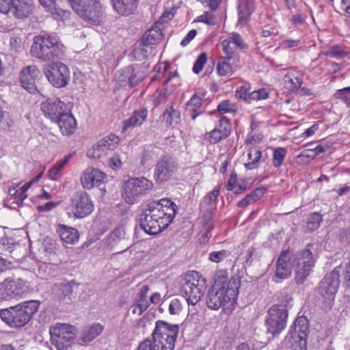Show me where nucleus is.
<instances>
[{"instance_id": "3", "label": "nucleus", "mask_w": 350, "mask_h": 350, "mask_svg": "<svg viewBox=\"0 0 350 350\" xmlns=\"http://www.w3.org/2000/svg\"><path fill=\"white\" fill-rule=\"evenodd\" d=\"M240 284L241 280L237 276L231 277L226 288L219 287L217 284H213L206 296L208 308L217 310L226 304L234 301L238 295Z\"/></svg>"}, {"instance_id": "61", "label": "nucleus", "mask_w": 350, "mask_h": 350, "mask_svg": "<svg viewBox=\"0 0 350 350\" xmlns=\"http://www.w3.org/2000/svg\"><path fill=\"white\" fill-rule=\"evenodd\" d=\"M149 204H155L154 206L160 210H163L172 206V207H176V204L171 200L167 198H163L159 201H152Z\"/></svg>"}, {"instance_id": "51", "label": "nucleus", "mask_w": 350, "mask_h": 350, "mask_svg": "<svg viewBox=\"0 0 350 350\" xmlns=\"http://www.w3.org/2000/svg\"><path fill=\"white\" fill-rule=\"evenodd\" d=\"M334 96L350 107V86L336 90Z\"/></svg>"}, {"instance_id": "15", "label": "nucleus", "mask_w": 350, "mask_h": 350, "mask_svg": "<svg viewBox=\"0 0 350 350\" xmlns=\"http://www.w3.org/2000/svg\"><path fill=\"white\" fill-rule=\"evenodd\" d=\"M179 330L178 325H171L164 321H157L152 336L161 342L167 349L173 350Z\"/></svg>"}, {"instance_id": "18", "label": "nucleus", "mask_w": 350, "mask_h": 350, "mask_svg": "<svg viewBox=\"0 0 350 350\" xmlns=\"http://www.w3.org/2000/svg\"><path fill=\"white\" fill-rule=\"evenodd\" d=\"M107 178L105 173L94 167L87 168L81 176V183L85 189H91L94 187H100Z\"/></svg>"}, {"instance_id": "62", "label": "nucleus", "mask_w": 350, "mask_h": 350, "mask_svg": "<svg viewBox=\"0 0 350 350\" xmlns=\"http://www.w3.org/2000/svg\"><path fill=\"white\" fill-rule=\"evenodd\" d=\"M231 41L234 45H236L241 49H246L248 48L247 44L245 42L244 40L238 33H233L230 38Z\"/></svg>"}, {"instance_id": "32", "label": "nucleus", "mask_w": 350, "mask_h": 350, "mask_svg": "<svg viewBox=\"0 0 350 350\" xmlns=\"http://www.w3.org/2000/svg\"><path fill=\"white\" fill-rule=\"evenodd\" d=\"M57 232L62 240L68 244H75L79 239V232L76 228L59 225Z\"/></svg>"}, {"instance_id": "57", "label": "nucleus", "mask_w": 350, "mask_h": 350, "mask_svg": "<svg viewBox=\"0 0 350 350\" xmlns=\"http://www.w3.org/2000/svg\"><path fill=\"white\" fill-rule=\"evenodd\" d=\"M218 284L219 287L226 288L228 284L226 271L220 270L217 271L213 284Z\"/></svg>"}, {"instance_id": "49", "label": "nucleus", "mask_w": 350, "mask_h": 350, "mask_svg": "<svg viewBox=\"0 0 350 350\" xmlns=\"http://www.w3.org/2000/svg\"><path fill=\"white\" fill-rule=\"evenodd\" d=\"M217 110L220 114H225L227 113L236 112L237 107L235 103L231 102L230 100H224L218 104Z\"/></svg>"}, {"instance_id": "5", "label": "nucleus", "mask_w": 350, "mask_h": 350, "mask_svg": "<svg viewBox=\"0 0 350 350\" xmlns=\"http://www.w3.org/2000/svg\"><path fill=\"white\" fill-rule=\"evenodd\" d=\"M154 204H146L139 215L140 228L150 235L157 234L168 227L167 223L161 217L159 209L154 206Z\"/></svg>"}, {"instance_id": "4", "label": "nucleus", "mask_w": 350, "mask_h": 350, "mask_svg": "<svg viewBox=\"0 0 350 350\" xmlns=\"http://www.w3.org/2000/svg\"><path fill=\"white\" fill-rule=\"evenodd\" d=\"M75 12L89 25H98L104 18L101 3L98 0H68Z\"/></svg>"}, {"instance_id": "1", "label": "nucleus", "mask_w": 350, "mask_h": 350, "mask_svg": "<svg viewBox=\"0 0 350 350\" xmlns=\"http://www.w3.org/2000/svg\"><path fill=\"white\" fill-rule=\"evenodd\" d=\"M31 55L46 62L61 59L64 54V46L55 36L40 34L33 37L30 49Z\"/></svg>"}, {"instance_id": "63", "label": "nucleus", "mask_w": 350, "mask_h": 350, "mask_svg": "<svg viewBox=\"0 0 350 350\" xmlns=\"http://www.w3.org/2000/svg\"><path fill=\"white\" fill-rule=\"evenodd\" d=\"M250 90V85L248 84H245L240 87L236 92V96L240 98L245 100L246 102L249 103V98L248 94H250L249 91Z\"/></svg>"}, {"instance_id": "56", "label": "nucleus", "mask_w": 350, "mask_h": 350, "mask_svg": "<svg viewBox=\"0 0 350 350\" xmlns=\"http://www.w3.org/2000/svg\"><path fill=\"white\" fill-rule=\"evenodd\" d=\"M206 60V54L205 53H200L194 62L193 67L192 68L193 72L195 74H199L202 70Z\"/></svg>"}, {"instance_id": "14", "label": "nucleus", "mask_w": 350, "mask_h": 350, "mask_svg": "<svg viewBox=\"0 0 350 350\" xmlns=\"http://www.w3.org/2000/svg\"><path fill=\"white\" fill-rule=\"evenodd\" d=\"M44 73L49 83L57 88L66 87L70 78L68 67L61 62L46 64Z\"/></svg>"}, {"instance_id": "45", "label": "nucleus", "mask_w": 350, "mask_h": 350, "mask_svg": "<svg viewBox=\"0 0 350 350\" xmlns=\"http://www.w3.org/2000/svg\"><path fill=\"white\" fill-rule=\"evenodd\" d=\"M17 187L9 189V199L12 201V203L20 206L22 205L25 199L27 198V194H23Z\"/></svg>"}, {"instance_id": "12", "label": "nucleus", "mask_w": 350, "mask_h": 350, "mask_svg": "<svg viewBox=\"0 0 350 350\" xmlns=\"http://www.w3.org/2000/svg\"><path fill=\"white\" fill-rule=\"evenodd\" d=\"M94 209L91 196L84 191L75 192L70 198V210L74 217L83 219L90 215Z\"/></svg>"}, {"instance_id": "11", "label": "nucleus", "mask_w": 350, "mask_h": 350, "mask_svg": "<svg viewBox=\"0 0 350 350\" xmlns=\"http://www.w3.org/2000/svg\"><path fill=\"white\" fill-rule=\"evenodd\" d=\"M152 187V183L144 177L131 178L124 185L122 196L127 204H133Z\"/></svg>"}, {"instance_id": "50", "label": "nucleus", "mask_w": 350, "mask_h": 350, "mask_svg": "<svg viewBox=\"0 0 350 350\" xmlns=\"http://www.w3.org/2000/svg\"><path fill=\"white\" fill-rule=\"evenodd\" d=\"M108 154V151L106 150L104 146H100V142L98 141V143L93 146L91 149H90L88 152L87 155L89 157L92 158H102L103 157L107 156Z\"/></svg>"}, {"instance_id": "16", "label": "nucleus", "mask_w": 350, "mask_h": 350, "mask_svg": "<svg viewBox=\"0 0 350 350\" xmlns=\"http://www.w3.org/2000/svg\"><path fill=\"white\" fill-rule=\"evenodd\" d=\"M178 163L170 156L162 157L155 165L154 178L157 183H163L170 180L177 170Z\"/></svg>"}, {"instance_id": "9", "label": "nucleus", "mask_w": 350, "mask_h": 350, "mask_svg": "<svg viewBox=\"0 0 350 350\" xmlns=\"http://www.w3.org/2000/svg\"><path fill=\"white\" fill-rule=\"evenodd\" d=\"M340 268L336 267L326 274L317 288L318 295L326 307H331L340 286Z\"/></svg>"}, {"instance_id": "64", "label": "nucleus", "mask_w": 350, "mask_h": 350, "mask_svg": "<svg viewBox=\"0 0 350 350\" xmlns=\"http://www.w3.org/2000/svg\"><path fill=\"white\" fill-rule=\"evenodd\" d=\"M182 310L181 303L178 299H174L171 301L169 306V312L170 314H178Z\"/></svg>"}, {"instance_id": "47", "label": "nucleus", "mask_w": 350, "mask_h": 350, "mask_svg": "<svg viewBox=\"0 0 350 350\" xmlns=\"http://www.w3.org/2000/svg\"><path fill=\"white\" fill-rule=\"evenodd\" d=\"M99 142L100 146H104L107 151H110L116 148L119 143V138L116 135L111 134L100 139Z\"/></svg>"}, {"instance_id": "42", "label": "nucleus", "mask_w": 350, "mask_h": 350, "mask_svg": "<svg viewBox=\"0 0 350 350\" xmlns=\"http://www.w3.org/2000/svg\"><path fill=\"white\" fill-rule=\"evenodd\" d=\"M163 118L168 125L174 126L180 121V113L171 106L165 109L163 113Z\"/></svg>"}, {"instance_id": "13", "label": "nucleus", "mask_w": 350, "mask_h": 350, "mask_svg": "<svg viewBox=\"0 0 350 350\" xmlns=\"http://www.w3.org/2000/svg\"><path fill=\"white\" fill-rule=\"evenodd\" d=\"M198 277V273L196 272L191 275H187L181 286V292L189 305H196L203 295L204 280H199Z\"/></svg>"}, {"instance_id": "52", "label": "nucleus", "mask_w": 350, "mask_h": 350, "mask_svg": "<svg viewBox=\"0 0 350 350\" xmlns=\"http://www.w3.org/2000/svg\"><path fill=\"white\" fill-rule=\"evenodd\" d=\"M13 299L10 288L9 286V281L6 279L3 282H0V301H10Z\"/></svg>"}, {"instance_id": "31", "label": "nucleus", "mask_w": 350, "mask_h": 350, "mask_svg": "<svg viewBox=\"0 0 350 350\" xmlns=\"http://www.w3.org/2000/svg\"><path fill=\"white\" fill-rule=\"evenodd\" d=\"M148 111L146 109H141L135 111L132 116L124 121L123 131L129 128L141 126L147 118Z\"/></svg>"}, {"instance_id": "33", "label": "nucleus", "mask_w": 350, "mask_h": 350, "mask_svg": "<svg viewBox=\"0 0 350 350\" xmlns=\"http://www.w3.org/2000/svg\"><path fill=\"white\" fill-rule=\"evenodd\" d=\"M103 331V325L100 323H94L83 330L79 340L84 343H89L99 336Z\"/></svg>"}, {"instance_id": "60", "label": "nucleus", "mask_w": 350, "mask_h": 350, "mask_svg": "<svg viewBox=\"0 0 350 350\" xmlns=\"http://www.w3.org/2000/svg\"><path fill=\"white\" fill-rule=\"evenodd\" d=\"M14 247V240L12 238L3 237L0 239V248L5 252H11Z\"/></svg>"}, {"instance_id": "54", "label": "nucleus", "mask_w": 350, "mask_h": 350, "mask_svg": "<svg viewBox=\"0 0 350 350\" xmlns=\"http://www.w3.org/2000/svg\"><path fill=\"white\" fill-rule=\"evenodd\" d=\"M269 97V92L265 88H261L254 90L248 94L249 103L252 101H258L260 100L267 99Z\"/></svg>"}, {"instance_id": "35", "label": "nucleus", "mask_w": 350, "mask_h": 350, "mask_svg": "<svg viewBox=\"0 0 350 350\" xmlns=\"http://www.w3.org/2000/svg\"><path fill=\"white\" fill-rule=\"evenodd\" d=\"M231 57H221L218 59L217 71L219 76H231L233 69L230 64Z\"/></svg>"}, {"instance_id": "44", "label": "nucleus", "mask_w": 350, "mask_h": 350, "mask_svg": "<svg viewBox=\"0 0 350 350\" xmlns=\"http://www.w3.org/2000/svg\"><path fill=\"white\" fill-rule=\"evenodd\" d=\"M323 221V215L320 213L314 212L310 214L308 217L306 224V231L313 232L319 228Z\"/></svg>"}, {"instance_id": "48", "label": "nucleus", "mask_w": 350, "mask_h": 350, "mask_svg": "<svg viewBox=\"0 0 350 350\" xmlns=\"http://www.w3.org/2000/svg\"><path fill=\"white\" fill-rule=\"evenodd\" d=\"M286 154L287 151L284 148L278 147L275 148L273 151V165L276 168L280 167L283 164Z\"/></svg>"}, {"instance_id": "7", "label": "nucleus", "mask_w": 350, "mask_h": 350, "mask_svg": "<svg viewBox=\"0 0 350 350\" xmlns=\"http://www.w3.org/2000/svg\"><path fill=\"white\" fill-rule=\"evenodd\" d=\"M288 310L285 306L274 304L268 310L265 319L266 333L277 337L286 326Z\"/></svg>"}, {"instance_id": "28", "label": "nucleus", "mask_w": 350, "mask_h": 350, "mask_svg": "<svg viewBox=\"0 0 350 350\" xmlns=\"http://www.w3.org/2000/svg\"><path fill=\"white\" fill-rule=\"evenodd\" d=\"M115 11L120 15L132 14L137 7V0H111Z\"/></svg>"}, {"instance_id": "58", "label": "nucleus", "mask_w": 350, "mask_h": 350, "mask_svg": "<svg viewBox=\"0 0 350 350\" xmlns=\"http://www.w3.org/2000/svg\"><path fill=\"white\" fill-rule=\"evenodd\" d=\"M150 49H151V47H149V46H144L141 42L140 46L133 51V53L136 59H142L148 57Z\"/></svg>"}, {"instance_id": "37", "label": "nucleus", "mask_w": 350, "mask_h": 350, "mask_svg": "<svg viewBox=\"0 0 350 350\" xmlns=\"http://www.w3.org/2000/svg\"><path fill=\"white\" fill-rule=\"evenodd\" d=\"M136 350H170L158 339L152 336L151 339L147 338L142 341Z\"/></svg>"}, {"instance_id": "43", "label": "nucleus", "mask_w": 350, "mask_h": 350, "mask_svg": "<svg viewBox=\"0 0 350 350\" xmlns=\"http://www.w3.org/2000/svg\"><path fill=\"white\" fill-rule=\"evenodd\" d=\"M160 148L157 146H146L142 153L141 163L143 165L147 164L149 161H152L159 154Z\"/></svg>"}, {"instance_id": "36", "label": "nucleus", "mask_w": 350, "mask_h": 350, "mask_svg": "<svg viewBox=\"0 0 350 350\" xmlns=\"http://www.w3.org/2000/svg\"><path fill=\"white\" fill-rule=\"evenodd\" d=\"M262 152L256 147L250 148L248 150L247 157L250 161L245 163V167L250 170L256 169L260 163Z\"/></svg>"}, {"instance_id": "55", "label": "nucleus", "mask_w": 350, "mask_h": 350, "mask_svg": "<svg viewBox=\"0 0 350 350\" xmlns=\"http://www.w3.org/2000/svg\"><path fill=\"white\" fill-rule=\"evenodd\" d=\"M230 252L228 250H220L217 252H212L208 255V259L211 262L218 263L225 258L230 256Z\"/></svg>"}, {"instance_id": "46", "label": "nucleus", "mask_w": 350, "mask_h": 350, "mask_svg": "<svg viewBox=\"0 0 350 350\" xmlns=\"http://www.w3.org/2000/svg\"><path fill=\"white\" fill-rule=\"evenodd\" d=\"M348 55V52L345 48L342 45L332 46L329 50L325 53V55L331 58L342 59Z\"/></svg>"}, {"instance_id": "10", "label": "nucleus", "mask_w": 350, "mask_h": 350, "mask_svg": "<svg viewBox=\"0 0 350 350\" xmlns=\"http://www.w3.org/2000/svg\"><path fill=\"white\" fill-rule=\"evenodd\" d=\"M51 344L57 350H65L72 345L76 338V329L66 323H56L50 327Z\"/></svg>"}, {"instance_id": "39", "label": "nucleus", "mask_w": 350, "mask_h": 350, "mask_svg": "<svg viewBox=\"0 0 350 350\" xmlns=\"http://www.w3.org/2000/svg\"><path fill=\"white\" fill-rule=\"evenodd\" d=\"M126 230L124 226H120L114 229L106 239V244L108 246L113 247L119 241L125 239Z\"/></svg>"}, {"instance_id": "53", "label": "nucleus", "mask_w": 350, "mask_h": 350, "mask_svg": "<svg viewBox=\"0 0 350 350\" xmlns=\"http://www.w3.org/2000/svg\"><path fill=\"white\" fill-rule=\"evenodd\" d=\"M178 207L176 205V207H168L163 210L159 209V213H161V217L163 218V220L165 223H167V226L170 225V223L173 221L176 214L177 213Z\"/></svg>"}, {"instance_id": "22", "label": "nucleus", "mask_w": 350, "mask_h": 350, "mask_svg": "<svg viewBox=\"0 0 350 350\" xmlns=\"http://www.w3.org/2000/svg\"><path fill=\"white\" fill-rule=\"evenodd\" d=\"M122 76L120 81L127 80L131 87H135L144 79L145 73L139 65L133 64L124 68Z\"/></svg>"}, {"instance_id": "20", "label": "nucleus", "mask_w": 350, "mask_h": 350, "mask_svg": "<svg viewBox=\"0 0 350 350\" xmlns=\"http://www.w3.org/2000/svg\"><path fill=\"white\" fill-rule=\"evenodd\" d=\"M292 254L290 251L282 252L277 262L275 275L278 279L284 280L290 277L292 271Z\"/></svg>"}, {"instance_id": "27", "label": "nucleus", "mask_w": 350, "mask_h": 350, "mask_svg": "<svg viewBox=\"0 0 350 350\" xmlns=\"http://www.w3.org/2000/svg\"><path fill=\"white\" fill-rule=\"evenodd\" d=\"M34 3L14 1L10 13L18 19H24L29 17L33 12Z\"/></svg>"}, {"instance_id": "17", "label": "nucleus", "mask_w": 350, "mask_h": 350, "mask_svg": "<svg viewBox=\"0 0 350 350\" xmlns=\"http://www.w3.org/2000/svg\"><path fill=\"white\" fill-rule=\"evenodd\" d=\"M40 108L45 117L55 122L65 111L69 109V107L68 104H66L59 98H53L42 102Z\"/></svg>"}, {"instance_id": "25", "label": "nucleus", "mask_w": 350, "mask_h": 350, "mask_svg": "<svg viewBox=\"0 0 350 350\" xmlns=\"http://www.w3.org/2000/svg\"><path fill=\"white\" fill-rule=\"evenodd\" d=\"M202 98L193 94L185 105V116L194 120L198 116L204 113L205 109L202 107Z\"/></svg>"}, {"instance_id": "19", "label": "nucleus", "mask_w": 350, "mask_h": 350, "mask_svg": "<svg viewBox=\"0 0 350 350\" xmlns=\"http://www.w3.org/2000/svg\"><path fill=\"white\" fill-rule=\"evenodd\" d=\"M41 77V72L37 66H28L22 70L20 81L24 89L31 94H35L37 92L36 80Z\"/></svg>"}, {"instance_id": "38", "label": "nucleus", "mask_w": 350, "mask_h": 350, "mask_svg": "<svg viewBox=\"0 0 350 350\" xmlns=\"http://www.w3.org/2000/svg\"><path fill=\"white\" fill-rule=\"evenodd\" d=\"M53 291L59 299H63L72 295V287L70 282H60L54 285Z\"/></svg>"}, {"instance_id": "8", "label": "nucleus", "mask_w": 350, "mask_h": 350, "mask_svg": "<svg viewBox=\"0 0 350 350\" xmlns=\"http://www.w3.org/2000/svg\"><path fill=\"white\" fill-rule=\"evenodd\" d=\"M308 320L304 316L298 317L286 337V345L291 350H307Z\"/></svg>"}, {"instance_id": "24", "label": "nucleus", "mask_w": 350, "mask_h": 350, "mask_svg": "<svg viewBox=\"0 0 350 350\" xmlns=\"http://www.w3.org/2000/svg\"><path fill=\"white\" fill-rule=\"evenodd\" d=\"M255 8V0H237L238 23L245 25Z\"/></svg>"}, {"instance_id": "29", "label": "nucleus", "mask_w": 350, "mask_h": 350, "mask_svg": "<svg viewBox=\"0 0 350 350\" xmlns=\"http://www.w3.org/2000/svg\"><path fill=\"white\" fill-rule=\"evenodd\" d=\"M13 299H20L28 292L27 282L21 278H7Z\"/></svg>"}, {"instance_id": "2", "label": "nucleus", "mask_w": 350, "mask_h": 350, "mask_svg": "<svg viewBox=\"0 0 350 350\" xmlns=\"http://www.w3.org/2000/svg\"><path fill=\"white\" fill-rule=\"evenodd\" d=\"M40 306L38 300L21 302L14 306L3 309L1 319L12 327H21L27 324Z\"/></svg>"}, {"instance_id": "41", "label": "nucleus", "mask_w": 350, "mask_h": 350, "mask_svg": "<svg viewBox=\"0 0 350 350\" xmlns=\"http://www.w3.org/2000/svg\"><path fill=\"white\" fill-rule=\"evenodd\" d=\"M72 155L68 154L63 160L58 161L55 165L49 170V177L52 180H57L61 176V172L65 165L70 161Z\"/></svg>"}, {"instance_id": "40", "label": "nucleus", "mask_w": 350, "mask_h": 350, "mask_svg": "<svg viewBox=\"0 0 350 350\" xmlns=\"http://www.w3.org/2000/svg\"><path fill=\"white\" fill-rule=\"evenodd\" d=\"M284 81L285 88L291 92L298 90L302 84L301 79L293 72L287 73L284 77Z\"/></svg>"}, {"instance_id": "59", "label": "nucleus", "mask_w": 350, "mask_h": 350, "mask_svg": "<svg viewBox=\"0 0 350 350\" xmlns=\"http://www.w3.org/2000/svg\"><path fill=\"white\" fill-rule=\"evenodd\" d=\"M221 45L223 46V51L226 55V57H231V59H233L237 56L234 51V44H232L231 40H225L222 42Z\"/></svg>"}, {"instance_id": "30", "label": "nucleus", "mask_w": 350, "mask_h": 350, "mask_svg": "<svg viewBox=\"0 0 350 350\" xmlns=\"http://www.w3.org/2000/svg\"><path fill=\"white\" fill-rule=\"evenodd\" d=\"M163 38L161 29L157 25H155L144 33L141 42L144 46H150L158 44L163 40Z\"/></svg>"}, {"instance_id": "23", "label": "nucleus", "mask_w": 350, "mask_h": 350, "mask_svg": "<svg viewBox=\"0 0 350 350\" xmlns=\"http://www.w3.org/2000/svg\"><path fill=\"white\" fill-rule=\"evenodd\" d=\"M55 122L58 124L62 133L64 135L72 134L77 129V122L70 108L65 111Z\"/></svg>"}, {"instance_id": "21", "label": "nucleus", "mask_w": 350, "mask_h": 350, "mask_svg": "<svg viewBox=\"0 0 350 350\" xmlns=\"http://www.w3.org/2000/svg\"><path fill=\"white\" fill-rule=\"evenodd\" d=\"M231 132V125L228 119L222 117L219 124L209 133V142L215 144L228 137Z\"/></svg>"}, {"instance_id": "34", "label": "nucleus", "mask_w": 350, "mask_h": 350, "mask_svg": "<svg viewBox=\"0 0 350 350\" xmlns=\"http://www.w3.org/2000/svg\"><path fill=\"white\" fill-rule=\"evenodd\" d=\"M267 191L265 187H260L255 189L253 191L248 193L243 199L240 200L237 206L241 208H245L248 205L258 201L262 198Z\"/></svg>"}, {"instance_id": "6", "label": "nucleus", "mask_w": 350, "mask_h": 350, "mask_svg": "<svg viewBox=\"0 0 350 350\" xmlns=\"http://www.w3.org/2000/svg\"><path fill=\"white\" fill-rule=\"evenodd\" d=\"M314 245H307L306 247L297 252L294 257H292L293 263L295 267L297 284H303L309 275L315 263V258L312 253Z\"/></svg>"}, {"instance_id": "26", "label": "nucleus", "mask_w": 350, "mask_h": 350, "mask_svg": "<svg viewBox=\"0 0 350 350\" xmlns=\"http://www.w3.org/2000/svg\"><path fill=\"white\" fill-rule=\"evenodd\" d=\"M150 291L147 284L143 285L135 298V303L133 306V313L141 315L150 306L147 294Z\"/></svg>"}]
</instances>
